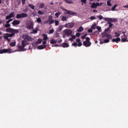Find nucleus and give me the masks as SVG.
Masks as SVG:
<instances>
[{
  "mask_svg": "<svg viewBox=\"0 0 128 128\" xmlns=\"http://www.w3.org/2000/svg\"><path fill=\"white\" fill-rule=\"evenodd\" d=\"M22 38H23V40H22V42H24L25 44L26 45V42H32L34 40V38L28 34H24L22 36Z\"/></svg>",
  "mask_w": 128,
  "mask_h": 128,
  "instance_id": "nucleus-1",
  "label": "nucleus"
},
{
  "mask_svg": "<svg viewBox=\"0 0 128 128\" xmlns=\"http://www.w3.org/2000/svg\"><path fill=\"white\" fill-rule=\"evenodd\" d=\"M6 32H9L10 34H18V29H14L12 28H8L6 30Z\"/></svg>",
  "mask_w": 128,
  "mask_h": 128,
  "instance_id": "nucleus-2",
  "label": "nucleus"
},
{
  "mask_svg": "<svg viewBox=\"0 0 128 128\" xmlns=\"http://www.w3.org/2000/svg\"><path fill=\"white\" fill-rule=\"evenodd\" d=\"M90 38L88 37H87L86 38V40L83 42V45L84 46H86V48H88V46H92V42H90Z\"/></svg>",
  "mask_w": 128,
  "mask_h": 128,
  "instance_id": "nucleus-3",
  "label": "nucleus"
},
{
  "mask_svg": "<svg viewBox=\"0 0 128 128\" xmlns=\"http://www.w3.org/2000/svg\"><path fill=\"white\" fill-rule=\"evenodd\" d=\"M26 28L28 30H34V22L29 20L26 23Z\"/></svg>",
  "mask_w": 128,
  "mask_h": 128,
  "instance_id": "nucleus-4",
  "label": "nucleus"
},
{
  "mask_svg": "<svg viewBox=\"0 0 128 128\" xmlns=\"http://www.w3.org/2000/svg\"><path fill=\"white\" fill-rule=\"evenodd\" d=\"M63 32L67 36H70L72 34V30L66 29L64 30Z\"/></svg>",
  "mask_w": 128,
  "mask_h": 128,
  "instance_id": "nucleus-5",
  "label": "nucleus"
},
{
  "mask_svg": "<svg viewBox=\"0 0 128 128\" xmlns=\"http://www.w3.org/2000/svg\"><path fill=\"white\" fill-rule=\"evenodd\" d=\"M26 46V43H24V42H22V46L20 44H18L17 46V48H18V52H22L24 50V47Z\"/></svg>",
  "mask_w": 128,
  "mask_h": 128,
  "instance_id": "nucleus-6",
  "label": "nucleus"
},
{
  "mask_svg": "<svg viewBox=\"0 0 128 128\" xmlns=\"http://www.w3.org/2000/svg\"><path fill=\"white\" fill-rule=\"evenodd\" d=\"M6 52L8 54H12V52H14L10 48L4 49L0 51V54H6Z\"/></svg>",
  "mask_w": 128,
  "mask_h": 128,
  "instance_id": "nucleus-7",
  "label": "nucleus"
},
{
  "mask_svg": "<svg viewBox=\"0 0 128 128\" xmlns=\"http://www.w3.org/2000/svg\"><path fill=\"white\" fill-rule=\"evenodd\" d=\"M104 18L105 22H118V18Z\"/></svg>",
  "mask_w": 128,
  "mask_h": 128,
  "instance_id": "nucleus-8",
  "label": "nucleus"
},
{
  "mask_svg": "<svg viewBox=\"0 0 128 128\" xmlns=\"http://www.w3.org/2000/svg\"><path fill=\"white\" fill-rule=\"evenodd\" d=\"M28 18V14L25 13H20V14H18L16 16V18H17L18 20L20 18Z\"/></svg>",
  "mask_w": 128,
  "mask_h": 128,
  "instance_id": "nucleus-9",
  "label": "nucleus"
},
{
  "mask_svg": "<svg viewBox=\"0 0 128 128\" xmlns=\"http://www.w3.org/2000/svg\"><path fill=\"white\" fill-rule=\"evenodd\" d=\"M74 26V22L67 23L65 24L64 28H72Z\"/></svg>",
  "mask_w": 128,
  "mask_h": 128,
  "instance_id": "nucleus-10",
  "label": "nucleus"
},
{
  "mask_svg": "<svg viewBox=\"0 0 128 128\" xmlns=\"http://www.w3.org/2000/svg\"><path fill=\"white\" fill-rule=\"evenodd\" d=\"M62 40L60 38L59 40H56L54 39H51L50 40V42L51 44H56V42H58V44H60V42H62Z\"/></svg>",
  "mask_w": 128,
  "mask_h": 128,
  "instance_id": "nucleus-11",
  "label": "nucleus"
},
{
  "mask_svg": "<svg viewBox=\"0 0 128 128\" xmlns=\"http://www.w3.org/2000/svg\"><path fill=\"white\" fill-rule=\"evenodd\" d=\"M16 34H5L4 35V38H12Z\"/></svg>",
  "mask_w": 128,
  "mask_h": 128,
  "instance_id": "nucleus-12",
  "label": "nucleus"
},
{
  "mask_svg": "<svg viewBox=\"0 0 128 128\" xmlns=\"http://www.w3.org/2000/svg\"><path fill=\"white\" fill-rule=\"evenodd\" d=\"M42 40L38 39L36 42L32 43V46H36L38 44H42Z\"/></svg>",
  "mask_w": 128,
  "mask_h": 128,
  "instance_id": "nucleus-13",
  "label": "nucleus"
},
{
  "mask_svg": "<svg viewBox=\"0 0 128 128\" xmlns=\"http://www.w3.org/2000/svg\"><path fill=\"white\" fill-rule=\"evenodd\" d=\"M20 24V21L19 20H14L12 22V24L13 26H18V24Z\"/></svg>",
  "mask_w": 128,
  "mask_h": 128,
  "instance_id": "nucleus-14",
  "label": "nucleus"
},
{
  "mask_svg": "<svg viewBox=\"0 0 128 128\" xmlns=\"http://www.w3.org/2000/svg\"><path fill=\"white\" fill-rule=\"evenodd\" d=\"M66 12L64 13L65 14H70L71 16H74L76 14V12L70 11V10H66Z\"/></svg>",
  "mask_w": 128,
  "mask_h": 128,
  "instance_id": "nucleus-15",
  "label": "nucleus"
},
{
  "mask_svg": "<svg viewBox=\"0 0 128 128\" xmlns=\"http://www.w3.org/2000/svg\"><path fill=\"white\" fill-rule=\"evenodd\" d=\"M118 42H120V38H113L112 40V42H116L117 44H118Z\"/></svg>",
  "mask_w": 128,
  "mask_h": 128,
  "instance_id": "nucleus-16",
  "label": "nucleus"
},
{
  "mask_svg": "<svg viewBox=\"0 0 128 128\" xmlns=\"http://www.w3.org/2000/svg\"><path fill=\"white\" fill-rule=\"evenodd\" d=\"M61 46H62V48H68L70 46V44H68V43L64 42L61 45Z\"/></svg>",
  "mask_w": 128,
  "mask_h": 128,
  "instance_id": "nucleus-17",
  "label": "nucleus"
},
{
  "mask_svg": "<svg viewBox=\"0 0 128 128\" xmlns=\"http://www.w3.org/2000/svg\"><path fill=\"white\" fill-rule=\"evenodd\" d=\"M32 33L33 34H38V32L40 30V29H38V27H36L34 29H32Z\"/></svg>",
  "mask_w": 128,
  "mask_h": 128,
  "instance_id": "nucleus-18",
  "label": "nucleus"
},
{
  "mask_svg": "<svg viewBox=\"0 0 128 128\" xmlns=\"http://www.w3.org/2000/svg\"><path fill=\"white\" fill-rule=\"evenodd\" d=\"M46 48V45H40L38 46V50H44Z\"/></svg>",
  "mask_w": 128,
  "mask_h": 128,
  "instance_id": "nucleus-19",
  "label": "nucleus"
},
{
  "mask_svg": "<svg viewBox=\"0 0 128 128\" xmlns=\"http://www.w3.org/2000/svg\"><path fill=\"white\" fill-rule=\"evenodd\" d=\"M61 20H62V22H66V20H68V17H66V16H62Z\"/></svg>",
  "mask_w": 128,
  "mask_h": 128,
  "instance_id": "nucleus-20",
  "label": "nucleus"
},
{
  "mask_svg": "<svg viewBox=\"0 0 128 128\" xmlns=\"http://www.w3.org/2000/svg\"><path fill=\"white\" fill-rule=\"evenodd\" d=\"M65 2L68 4H74V2L72 0H64Z\"/></svg>",
  "mask_w": 128,
  "mask_h": 128,
  "instance_id": "nucleus-21",
  "label": "nucleus"
},
{
  "mask_svg": "<svg viewBox=\"0 0 128 128\" xmlns=\"http://www.w3.org/2000/svg\"><path fill=\"white\" fill-rule=\"evenodd\" d=\"M90 7L92 8H98L96 3V4L94 2H93Z\"/></svg>",
  "mask_w": 128,
  "mask_h": 128,
  "instance_id": "nucleus-22",
  "label": "nucleus"
},
{
  "mask_svg": "<svg viewBox=\"0 0 128 128\" xmlns=\"http://www.w3.org/2000/svg\"><path fill=\"white\" fill-rule=\"evenodd\" d=\"M44 38H43V40H48V35L46 34H42Z\"/></svg>",
  "mask_w": 128,
  "mask_h": 128,
  "instance_id": "nucleus-23",
  "label": "nucleus"
},
{
  "mask_svg": "<svg viewBox=\"0 0 128 128\" xmlns=\"http://www.w3.org/2000/svg\"><path fill=\"white\" fill-rule=\"evenodd\" d=\"M84 30V28L82 26H80L77 30L78 32H82Z\"/></svg>",
  "mask_w": 128,
  "mask_h": 128,
  "instance_id": "nucleus-24",
  "label": "nucleus"
},
{
  "mask_svg": "<svg viewBox=\"0 0 128 128\" xmlns=\"http://www.w3.org/2000/svg\"><path fill=\"white\" fill-rule=\"evenodd\" d=\"M107 24H109L108 28H112L114 24H112L111 22H108Z\"/></svg>",
  "mask_w": 128,
  "mask_h": 128,
  "instance_id": "nucleus-25",
  "label": "nucleus"
},
{
  "mask_svg": "<svg viewBox=\"0 0 128 128\" xmlns=\"http://www.w3.org/2000/svg\"><path fill=\"white\" fill-rule=\"evenodd\" d=\"M60 14H62V12H58L55 14V16L56 18H58L60 16Z\"/></svg>",
  "mask_w": 128,
  "mask_h": 128,
  "instance_id": "nucleus-26",
  "label": "nucleus"
},
{
  "mask_svg": "<svg viewBox=\"0 0 128 128\" xmlns=\"http://www.w3.org/2000/svg\"><path fill=\"white\" fill-rule=\"evenodd\" d=\"M121 40L122 42H128V38H122L121 39Z\"/></svg>",
  "mask_w": 128,
  "mask_h": 128,
  "instance_id": "nucleus-27",
  "label": "nucleus"
},
{
  "mask_svg": "<svg viewBox=\"0 0 128 128\" xmlns=\"http://www.w3.org/2000/svg\"><path fill=\"white\" fill-rule=\"evenodd\" d=\"M4 28H10V24L6 23V24L4 25Z\"/></svg>",
  "mask_w": 128,
  "mask_h": 128,
  "instance_id": "nucleus-28",
  "label": "nucleus"
},
{
  "mask_svg": "<svg viewBox=\"0 0 128 128\" xmlns=\"http://www.w3.org/2000/svg\"><path fill=\"white\" fill-rule=\"evenodd\" d=\"M16 42H12L10 43V46H16Z\"/></svg>",
  "mask_w": 128,
  "mask_h": 128,
  "instance_id": "nucleus-29",
  "label": "nucleus"
},
{
  "mask_svg": "<svg viewBox=\"0 0 128 128\" xmlns=\"http://www.w3.org/2000/svg\"><path fill=\"white\" fill-rule=\"evenodd\" d=\"M36 22H38V24H41L42 19L40 18H37Z\"/></svg>",
  "mask_w": 128,
  "mask_h": 128,
  "instance_id": "nucleus-30",
  "label": "nucleus"
},
{
  "mask_svg": "<svg viewBox=\"0 0 128 128\" xmlns=\"http://www.w3.org/2000/svg\"><path fill=\"white\" fill-rule=\"evenodd\" d=\"M28 6L32 8V10H34V6L32 4H29Z\"/></svg>",
  "mask_w": 128,
  "mask_h": 128,
  "instance_id": "nucleus-31",
  "label": "nucleus"
},
{
  "mask_svg": "<svg viewBox=\"0 0 128 128\" xmlns=\"http://www.w3.org/2000/svg\"><path fill=\"white\" fill-rule=\"evenodd\" d=\"M44 8V4L41 3L40 6V8L42 9Z\"/></svg>",
  "mask_w": 128,
  "mask_h": 128,
  "instance_id": "nucleus-32",
  "label": "nucleus"
},
{
  "mask_svg": "<svg viewBox=\"0 0 128 128\" xmlns=\"http://www.w3.org/2000/svg\"><path fill=\"white\" fill-rule=\"evenodd\" d=\"M108 36V34H106V31L102 33V38H104L105 36Z\"/></svg>",
  "mask_w": 128,
  "mask_h": 128,
  "instance_id": "nucleus-33",
  "label": "nucleus"
},
{
  "mask_svg": "<svg viewBox=\"0 0 128 128\" xmlns=\"http://www.w3.org/2000/svg\"><path fill=\"white\" fill-rule=\"evenodd\" d=\"M86 0H80L81 2H82V6H84V4H86Z\"/></svg>",
  "mask_w": 128,
  "mask_h": 128,
  "instance_id": "nucleus-34",
  "label": "nucleus"
},
{
  "mask_svg": "<svg viewBox=\"0 0 128 128\" xmlns=\"http://www.w3.org/2000/svg\"><path fill=\"white\" fill-rule=\"evenodd\" d=\"M96 28L98 30V32H102V28L100 26H96Z\"/></svg>",
  "mask_w": 128,
  "mask_h": 128,
  "instance_id": "nucleus-35",
  "label": "nucleus"
},
{
  "mask_svg": "<svg viewBox=\"0 0 128 128\" xmlns=\"http://www.w3.org/2000/svg\"><path fill=\"white\" fill-rule=\"evenodd\" d=\"M38 14L42 15V14H44V12L42 11L41 10H38Z\"/></svg>",
  "mask_w": 128,
  "mask_h": 128,
  "instance_id": "nucleus-36",
  "label": "nucleus"
},
{
  "mask_svg": "<svg viewBox=\"0 0 128 128\" xmlns=\"http://www.w3.org/2000/svg\"><path fill=\"white\" fill-rule=\"evenodd\" d=\"M115 34H116L115 38H118V36H120V34L118 33L117 32H115Z\"/></svg>",
  "mask_w": 128,
  "mask_h": 128,
  "instance_id": "nucleus-37",
  "label": "nucleus"
},
{
  "mask_svg": "<svg viewBox=\"0 0 128 128\" xmlns=\"http://www.w3.org/2000/svg\"><path fill=\"white\" fill-rule=\"evenodd\" d=\"M55 22V26H58V24H60V21L58 20H56L54 21Z\"/></svg>",
  "mask_w": 128,
  "mask_h": 128,
  "instance_id": "nucleus-38",
  "label": "nucleus"
},
{
  "mask_svg": "<svg viewBox=\"0 0 128 128\" xmlns=\"http://www.w3.org/2000/svg\"><path fill=\"white\" fill-rule=\"evenodd\" d=\"M117 6H118L117 4L114 5V6L112 8V12L114 11V10H116V8Z\"/></svg>",
  "mask_w": 128,
  "mask_h": 128,
  "instance_id": "nucleus-39",
  "label": "nucleus"
},
{
  "mask_svg": "<svg viewBox=\"0 0 128 128\" xmlns=\"http://www.w3.org/2000/svg\"><path fill=\"white\" fill-rule=\"evenodd\" d=\"M107 4L109 6H112V4H110V0H108L107 1Z\"/></svg>",
  "mask_w": 128,
  "mask_h": 128,
  "instance_id": "nucleus-40",
  "label": "nucleus"
},
{
  "mask_svg": "<svg viewBox=\"0 0 128 128\" xmlns=\"http://www.w3.org/2000/svg\"><path fill=\"white\" fill-rule=\"evenodd\" d=\"M96 24H93L91 27L92 30H96Z\"/></svg>",
  "mask_w": 128,
  "mask_h": 128,
  "instance_id": "nucleus-41",
  "label": "nucleus"
},
{
  "mask_svg": "<svg viewBox=\"0 0 128 128\" xmlns=\"http://www.w3.org/2000/svg\"><path fill=\"white\" fill-rule=\"evenodd\" d=\"M52 20V16H50L48 18V22Z\"/></svg>",
  "mask_w": 128,
  "mask_h": 128,
  "instance_id": "nucleus-42",
  "label": "nucleus"
},
{
  "mask_svg": "<svg viewBox=\"0 0 128 128\" xmlns=\"http://www.w3.org/2000/svg\"><path fill=\"white\" fill-rule=\"evenodd\" d=\"M90 20H96V16H92L90 18Z\"/></svg>",
  "mask_w": 128,
  "mask_h": 128,
  "instance_id": "nucleus-43",
  "label": "nucleus"
},
{
  "mask_svg": "<svg viewBox=\"0 0 128 128\" xmlns=\"http://www.w3.org/2000/svg\"><path fill=\"white\" fill-rule=\"evenodd\" d=\"M54 24V20L52 19V20H50L49 22V24Z\"/></svg>",
  "mask_w": 128,
  "mask_h": 128,
  "instance_id": "nucleus-44",
  "label": "nucleus"
},
{
  "mask_svg": "<svg viewBox=\"0 0 128 128\" xmlns=\"http://www.w3.org/2000/svg\"><path fill=\"white\" fill-rule=\"evenodd\" d=\"M96 4L97 6H102V4H104V3H102V2H101L100 4L98 2H97Z\"/></svg>",
  "mask_w": 128,
  "mask_h": 128,
  "instance_id": "nucleus-45",
  "label": "nucleus"
},
{
  "mask_svg": "<svg viewBox=\"0 0 128 128\" xmlns=\"http://www.w3.org/2000/svg\"><path fill=\"white\" fill-rule=\"evenodd\" d=\"M9 16H10V17L11 18H14V13L12 12L9 14Z\"/></svg>",
  "mask_w": 128,
  "mask_h": 128,
  "instance_id": "nucleus-46",
  "label": "nucleus"
},
{
  "mask_svg": "<svg viewBox=\"0 0 128 128\" xmlns=\"http://www.w3.org/2000/svg\"><path fill=\"white\" fill-rule=\"evenodd\" d=\"M54 29L50 30L49 31V34H54Z\"/></svg>",
  "mask_w": 128,
  "mask_h": 128,
  "instance_id": "nucleus-47",
  "label": "nucleus"
},
{
  "mask_svg": "<svg viewBox=\"0 0 128 128\" xmlns=\"http://www.w3.org/2000/svg\"><path fill=\"white\" fill-rule=\"evenodd\" d=\"M82 42H78V46H82Z\"/></svg>",
  "mask_w": 128,
  "mask_h": 128,
  "instance_id": "nucleus-48",
  "label": "nucleus"
},
{
  "mask_svg": "<svg viewBox=\"0 0 128 128\" xmlns=\"http://www.w3.org/2000/svg\"><path fill=\"white\" fill-rule=\"evenodd\" d=\"M104 42H105L106 44L108 42H110V40H108V39H105L104 40Z\"/></svg>",
  "mask_w": 128,
  "mask_h": 128,
  "instance_id": "nucleus-49",
  "label": "nucleus"
},
{
  "mask_svg": "<svg viewBox=\"0 0 128 128\" xmlns=\"http://www.w3.org/2000/svg\"><path fill=\"white\" fill-rule=\"evenodd\" d=\"M106 36L107 38H112V36L110 34H107Z\"/></svg>",
  "mask_w": 128,
  "mask_h": 128,
  "instance_id": "nucleus-50",
  "label": "nucleus"
},
{
  "mask_svg": "<svg viewBox=\"0 0 128 128\" xmlns=\"http://www.w3.org/2000/svg\"><path fill=\"white\" fill-rule=\"evenodd\" d=\"M10 18H12L10 15L7 16L6 18V20H10Z\"/></svg>",
  "mask_w": 128,
  "mask_h": 128,
  "instance_id": "nucleus-51",
  "label": "nucleus"
},
{
  "mask_svg": "<svg viewBox=\"0 0 128 128\" xmlns=\"http://www.w3.org/2000/svg\"><path fill=\"white\" fill-rule=\"evenodd\" d=\"M86 38V34H84L83 36H82V40H84Z\"/></svg>",
  "mask_w": 128,
  "mask_h": 128,
  "instance_id": "nucleus-52",
  "label": "nucleus"
},
{
  "mask_svg": "<svg viewBox=\"0 0 128 128\" xmlns=\"http://www.w3.org/2000/svg\"><path fill=\"white\" fill-rule=\"evenodd\" d=\"M98 18L99 20H102V18H104V16H102V15L98 16Z\"/></svg>",
  "mask_w": 128,
  "mask_h": 128,
  "instance_id": "nucleus-53",
  "label": "nucleus"
},
{
  "mask_svg": "<svg viewBox=\"0 0 128 128\" xmlns=\"http://www.w3.org/2000/svg\"><path fill=\"white\" fill-rule=\"evenodd\" d=\"M72 44L74 46H78V43H76V42H74L72 43Z\"/></svg>",
  "mask_w": 128,
  "mask_h": 128,
  "instance_id": "nucleus-54",
  "label": "nucleus"
},
{
  "mask_svg": "<svg viewBox=\"0 0 128 128\" xmlns=\"http://www.w3.org/2000/svg\"><path fill=\"white\" fill-rule=\"evenodd\" d=\"M80 33H76V36H77V38H80Z\"/></svg>",
  "mask_w": 128,
  "mask_h": 128,
  "instance_id": "nucleus-55",
  "label": "nucleus"
},
{
  "mask_svg": "<svg viewBox=\"0 0 128 128\" xmlns=\"http://www.w3.org/2000/svg\"><path fill=\"white\" fill-rule=\"evenodd\" d=\"M88 32H90V34H92V29H88Z\"/></svg>",
  "mask_w": 128,
  "mask_h": 128,
  "instance_id": "nucleus-56",
  "label": "nucleus"
},
{
  "mask_svg": "<svg viewBox=\"0 0 128 128\" xmlns=\"http://www.w3.org/2000/svg\"><path fill=\"white\" fill-rule=\"evenodd\" d=\"M71 37L72 38V40H76V36H74V35H71Z\"/></svg>",
  "mask_w": 128,
  "mask_h": 128,
  "instance_id": "nucleus-57",
  "label": "nucleus"
},
{
  "mask_svg": "<svg viewBox=\"0 0 128 128\" xmlns=\"http://www.w3.org/2000/svg\"><path fill=\"white\" fill-rule=\"evenodd\" d=\"M110 30V28L108 27L105 30L104 32H108Z\"/></svg>",
  "mask_w": 128,
  "mask_h": 128,
  "instance_id": "nucleus-58",
  "label": "nucleus"
},
{
  "mask_svg": "<svg viewBox=\"0 0 128 128\" xmlns=\"http://www.w3.org/2000/svg\"><path fill=\"white\" fill-rule=\"evenodd\" d=\"M50 22V21L48 20L45 21L44 24H48Z\"/></svg>",
  "mask_w": 128,
  "mask_h": 128,
  "instance_id": "nucleus-59",
  "label": "nucleus"
},
{
  "mask_svg": "<svg viewBox=\"0 0 128 128\" xmlns=\"http://www.w3.org/2000/svg\"><path fill=\"white\" fill-rule=\"evenodd\" d=\"M76 42H80V38H76Z\"/></svg>",
  "mask_w": 128,
  "mask_h": 128,
  "instance_id": "nucleus-60",
  "label": "nucleus"
},
{
  "mask_svg": "<svg viewBox=\"0 0 128 128\" xmlns=\"http://www.w3.org/2000/svg\"><path fill=\"white\" fill-rule=\"evenodd\" d=\"M61 10H64V12H66V9L64 8L60 7Z\"/></svg>",
  "mask_w": 128,
  "mask_h": 128,
  "instance_id": "nucleus-61",
  "label": "nucleus"
},
{
  "mask_svg": "<svg viewBox=\"0 0 128 128\" xmlns=\"http://www.w3.org/2000/svg\"><path fill=\"white\" fill-rule=\"evenodd\" d=\"M123 6L124 8H128V4L124 6Z\"/></svg>",
  "mask_w": 128,
  "mask_h": 128,
  "instance_id": "nucleus-62",
  "label": "nucleus"
},
{
  "mask_svg": "<svg viewBox=\"0 0 128 128\" xmlns=\"http://www.w3.org/2000/svg\"><path fill=\"white\" fill-rule=\"evenodd\" d=\"M60 30H62V26H60L58 28Z\"/></svg>",
  "mask_w": 128,
  "mask_h": 128,
  "instance_id": "nucleus-63",
  "label": "nucleus"
},
{
  "mask_svg": "<svg viewBox=\"0 0 128 128\" xmlns=\"http://www.w3.org/2000/svg\"><path fill=\"white\" fill-rule=\"evenodd\" d=\"M58 36H59L58 34H55V38H58Z\"/></svg>",
  "mask_w": 128,
  "mask_h": 128,
  "instance_id": "nucleus-64",
  "label": "nucleus"
}]
</instances>
